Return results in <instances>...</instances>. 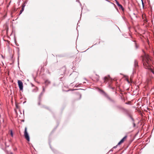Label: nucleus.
Here are the masks:
<instances>
[{
    "label": "nucleus",
    "mask_w": 154,
    "mask_h": 154,
    "mask_svg": "<svg viewBox=\"0 0 154 154\" xmlns=\"http://www.w3.org/2000/svg\"><path fill=\"white\" fill-rule=\"evenodd\" d=\"M143 65L146 69H149L151 66V60L148 55L144 54L141 56Z\"/></svg>",
    "instance_id": "f257e3e1"
},
{
    "label": "nucleus",
    "mask_w": 154,
    "mask_h": 154,
    "mask_svg": "<svg viewBox=\"0 0 154 154\" xmlns=\"http://www.w3.org/2000/svg\"><path fill=\"white\" fill-rule=\"evenodd\" d=\"M24 136L25 138L28 141H29L30 137L29 134L27 131V128L26 127L25 128Z\"/></svg>",
    "instance_id": "f03ea898"
},
{
    "label": "nucleus",
    "mask_w": 154,
    "mask_h": 154,
    "mask_svg": "<svg viewBox=\"0 0 154 154\" xmlns=\"http://www.w3.org/2000/svg\"><path fill=\"white\" fill-rule=\"evenodd\" d=\"M17 83L20 90L22 91L23 88V85L22 82L20 80H18Z\"/></svg>",
    "instance_id": "7ed1b4c3"
},
{
    "label": "nucleus",
    "mask_w": 154,
    "mask_h": 154,
    "mask_svg": "<svg viewBox=\"0 0 154 154\" xmlns=\"http://www.w3.org/2000/svg\"><path fill=\"white\" fill-rule=\"evenodd\" d=\"M99 76L98 75L96 74L94 76L92 80L95 82H97L99 81Z\"/></svg>",
    "instance_id": "20e7f679"
},
{
    "label": "nucleus",
    "mask_w": 154,
    "mask_h": 154,
    "mask_svg": "<svg viewBox=\"0 0 154 154\" xmlns=\"http://www.w3.org/2000/svg\"><path fill=\"white\" fill-rule=\"evenodd\" d=\"M127 136H125L118 143V145H120L123 143L127 139Z\"/></svg>",
    "instance_id": "39448f33"
},
{
    "label": "nucleus",
    "mask_w": 154,
    "mask_h": 154,
    "mask_svg": "<svg viewBox=\"0 0 154 154\" xmlns=\"http://www.w3.org/2000/svg\"><path fill=\"white\" fill-rule=\"evenodd\" d=\"M116 4L118 6L119 8V9H121L123 11L124 10V9L122 6V5L120 4L116 0Z\"/></svg>",
    "instance_id": "423d86ee"
},
{
    "label": "nucleus",
    "mask_w": 154,
    "mask_h": 154,
    "mask_svg": "<svg viewBox=\"0 0 154 154\" xmlns=\"http://www.w3.org/2000/svg\"><path fill=\"white\" fill-rule=\"evenodd\" d=\"M25 7V5L24 4H23L22 5V8L21 10L20 11V14H22V12L23 11L24 9V7Z\"/></svg>",
    "instance_id": "0eeeda50"
},
{
    "label": "nucleus",
    "mask_w": 154,
    "mask_h": 154,
    "mask_svg": "<svg viewBox=\"0 0 154 154\" xmlns=\"http://www.w3.org/2000/svg\"><path fill=\"white\" fill-rule=\"evenodd\" d=\"M109 79V77L108 76H106L104 78V82H106Z\"/></svg>",
    "instance_id": "6e6552de"
},
{
    "label": "nucleus",
    "mask_w": 154,
    "mask_h": 154,
    "mask_svg": "<svg viewBox=\"0 0 154 154\" xmlns=\"http://www.w3.org/2000/svg\"><path fill=\"white\" fill-rule=\"evenodd\" d=\"M138 62L137 61L135 60L134 61V66L135 67L137 66H138Z\"/></svg>",
    "instance_id": "1a4fd4ad"
},
{
    "label": "nucleus",
    "mask_w": 154,
    "mask_h": 154,
    "mask_svg": "<svg viewBox=\"0 0 154 154\" xmlns=\"http://www.w3.org/2000/svg\"><path fill=\"white\" fill-rule=\"evenodd\" d=\"M45 83L46 85H48L50 83V82L48 80H46L45 82Z\"/></svg>",
    "instance_id": "9d476101"
},
{
    "label": "nucleus",
    "mask_w": 154,
    "mask_h": 154,
    "mask_svg": "<svg viewBox=\"0 0 154 154\" xmlns=\"http://www.w3.org/2000/svg\"><path fill=\"white\" fill-rule=\"evenodd\" d=\"M37 90L36 89H33L32 90V92H35L37 91Z\"/></svg>",
    "instance_id": "9b49d317"
},
{
    "label": "nucleus",
    "mask_w": 154,
    "mask_h": 154,
    "mask_svg": "<svg viewBox=\"0 0 154 154\" xmlns=\"http://www.w3.org/2000/svg\"><path fill=\"white\" fill-rule=\"evenodd\" d=\"M118 108L119 109H122V110H124L125 109L124 108L121 107H118Z\"/></svg>",
    "instance_id": "f8f14e48"
},
{
    "label": "nucleus",
    "mask_w": 154,
    "mask_h": 154,
    "mask_svg": "<svg viewBox=\"0 0 154 154\" xmlns=\"http://www.w3.org/2000/svg\"><path fill=\"white\" fill-rule=\"evenodd\" d=\"M10 134H11V136L12 137H13V133L12 131V130H11V131Z\"/></svg>",
    "instance_id": "ddd939ff"
},
{
    "label": "nucleus",
    "mask_w": 154,
    "mask_h": 154,
    "mask_svg": "<svg viewBox=\"0 0 154 154\" xmlns=\"http://www.w3.org/2000/svg\"><path fill=\"white\" fill-rule=\"evenodd\" d=\"M44 92H45V88H43V91H42V93H41V94H40V96H42V93H44Z\"/></svg>",
    "instance_id": "4468645a"
},
{
    "label": "nucleus",
    "mask_w": 154,
    "mask_h": 154,
    "mask_svg": "<svg viewBox=\"0 0 154 154\" xmlns=\"http://www.w3.org/2000/svg\"><path fill=\"white\" fill-rule=\"evenodd\" d=\"M141 1L142 2V4L143 7V8L144 7V3L143 2V0H141Z\"/></svg>",
    "instance_id": "2eb2a0df"
},
{
    "label": "nucleus",
    "mask_w": 154,
    "mask_h": 154,
    "mask_svg": "<svg viewBox=\"0 0 154 154\" xmlns=\"http://www.w3.org/2000/svg\"><path fill=\"white\" fill-rule=\"evenodd\" d=\"M5 146H7V147H9V146H7L6 145V143L5 142Z\"/></svg>",
    "instance_id": "dca6fc26"
},
{
    "label": "nucleus",
    "mask_w": 154,
    "mask_h": 154,
    "mask_svg": "<svg viewBox=\"0 0 154 154\" xmlns=\"http://www.w3.org/2000/svg\"><path fill=\"white\" fill-rule=\"evenodd\" d=\"M37 105H38V102L37 103Z\"/></svg>",
    "instance_id": "f3484780"
},
{
    "label": "nucleus",
    "mask_w": 154,
    "mask_h": 154,
    "mask_svg": "<svg viewBox=\"0 0 154 154\" xmlns=\"http://www.w3.org/2000/svg\"><path fill=\"white\" fill-rule=\"evenodd\" d=\"M26 101H25V102H23V103L24 104V103H26Z\"/></svg>",
    "instance_id": "a211bd4d"
},
{
    "label": "nucleus",
    "mask_w": 154,
    "mask_h": 154,
    "mask_svg": "<svg viewBox=\"0 0 154 154\" xmlns=\"http://www.w3.org/2000/svg\"><path fill=\"white\" fill-rule=\"evenodd\" d=\"M22 122H24V120H22Z\"/></svg>",
    "instance_id": "6ab92c4d"
},
{
    "label": "nucleus",
    "mask_w": 154,
    "mask_h": 154,
    "mask_svg": "<svg viewBox=\"0 0 154 154\" xmlns=\"http://www.w3.org/2000/svg\"><path fill=\"white\" fill-rule=\"evenodd\" d=\"M11 154H13V153L12 152H11Z\"/></svg>",
    "instance_id": "aec40b11"
},
{
    "label": "nucleus",
    "mask_w": 154,
    "mask_h": 154,
    "mask_svg": "<svg viewBox=\"0 0 154 154\" xmlns=\"http://www.w3.org/2000/svg\"><path fill=\"white\" fill-rule=\"evenodd\" d=\"M127 81H128V82H129V81H128V80H127Z\"/></svg>",
    "instance_id": "412c9836"
},
{
    "label": "nucleus",
    "mask_w": 154,
    "mask_h": 154,
    "mask_svg": "<svg viewBox=\"0 0 154 154\" xmlns=\"http://www.w3.org/2000/svg\"><path fill=\"white\" fill-rule=\"evenodd\" d=\"M152 72L154 74V71H153Z\"/></svg>",
    "instance_id": "4be33fe9"
}]
</instances>
